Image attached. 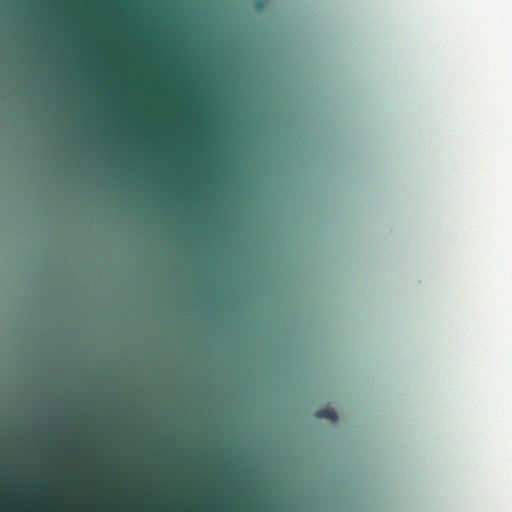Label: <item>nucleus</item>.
Instances as JSON below:
<instances>
[{
  "instance_id": "nucleus-1",
  "label": "nucleus",
  "mask_w": 512,
  "mask_h": 512,
  "mask_svg": "<svg viewBox=\"0 0 512 512\" xmlns=\"http://www.w3.org/2000/svg\"><path fill=\"white\" fill-rule=\"evenodd\" d=\"M318 418H326L331 420L332 422H336L338 419L337 413L333 409H321L316 413Z\"/></svg>"
}]
</instances>
